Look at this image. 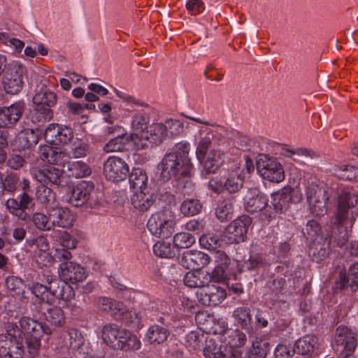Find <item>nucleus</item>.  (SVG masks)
<instances>
[{
	"label": "nucleus",
	"instance_id": "1",
	"mask_svg": "<svg viewBox=\"0 0 358 358\" xmlns=\"http://www.w3.org/2000/svg\"><path fill=\"white\" fill-rule=\"evenodd\" d=\"M358 212V195L351 188H344L337 199L336 210L331 217L332 236L340 247L350 237L351 229Z\"/></svg>",
	"mask_w": 358,
	"mask_h": 358
},
{
	"label": "nucleus",
	"instance_id": "2",
	"mask_svg": "<svg viewBox=\"0 0 358 358\" xmlns=\"http://www.w3.org/2000/svg\"><path fill=\"white\" fill-rule=\"evenodd\" d=\"M22 192L17 198H9L6 200L5 206L8 212L22 221H27L29 215L25 211L34 206L33 198L29 194L31 189L30 181L27 178H20L15 173H8L5 176H0V193L13 194L19 188Z\"/></svg>",
	"mask_w": 358,
	"mask_h": 358
},
{
	"label": "nucleus",
	"instance_id": "3",
	"mask_svg": "<svg viewBox=\"0 0 358 358\" xmlns=\"http://www.w3.org/2000/svg\"><path fill=\"white\" fill-rule=\"evenodd\" d=\"M57 95L50 90L44 87L37 92L33 97L34 109L31 120L34 123L43 124L53 117L51 109L57 103Z\"/></svg>",
	"mask_w": 358,
	"mask_h": 358
},
{
	"label": "nucleus",
	"instance_id": "4",
	"mask_svg": "<svg viewBox=\"0 0 358 358\" xmlns=\"http://www.w3.org/2000/svg\"><path fill=\"white\" fill-rule=\"evenodd\" d=\"M10 132L7 129L0 130V164L6 159V148L10 143L13 150H24L37 144L38 136L32 129H26L21 131L14 140L9 139Z\"/></svg>",
	"mask_w": 358,
	"mask_h": 358
},
{
	"label": "nucleus",
	"instance_id": "5",
	"mask_svg": "<svg viewBox=\"0 0 358 358\" xmlns=\"http://www.w3.org/2000/svg\"><path fill=\"white\" fill-rule=\"evenodd\" d=\"M176 218L169 210L153 214L148 220L147 227L150 232L160 238H167L174 232Z\"/></svg>",
	"mask_w": 358,
	"mask_h": 358
},
{
	"label": "nucleus",
	"instance_id": "6",
	"mask_svg": "<svg viewBox=\"0 0 358 358\" xmlns=\"http://www.w3.org/2000/svg\"><path fill=\"white\" fill-rule=\"evenodd\" d=\"M69 202L76 207L86 206L93 208L98 206L99 201L93 182L85 180L78 182L73 187Z\"/></svg>",
	"mask_w": 358,
	"mask_h": 358
},
{
	"label": "nucleus",
	"instance_id": "7",
	"mask_svg": "<svg viewBox=\"0 0 358 358\" xmlns=\"http://www.w3.org/2000/svg\"><path fill=\"white\" fill-rule=\"evenodd\" d=\"M306 200L310 213L315 216H322L327 212L329 196L325 189L310 182L306 186Z\"/></svg>",
	"mask_w": 358,
	"mask_h": 358
},
{
	"label": "nucleus",
	"instance_id": "8",
	"mask_svg": "<svg viewBox=\"0 0 358 358\" xmlns=\"http://www.w3.org/2000/svg\"><path fill=\"white\" fill-rule=\"evenodd\" d=\"M257 169L264 179L279 183L284 180L285 175L281 164L273 157L260 155L257 161Z\"/></svg>",
	"mask_w": 358,
	"mask_h": 358
},
{
	"label": "nucleus",
	"instance_id": "9",
	"mask_svg": "<svg viewBox=\"0 0 358 358\" xmlns=\"http://www.w3.org/2000/svg\"><path fill=\"white\" fill-rule=\"evenodd\" d=\"M25 73L26 67L17 62H13L7 65L2 79L4 91L10 94L20 92L23 86V77Z\"/></svg>",
	"mask_w": 358,
	"mask_h": 358
},
{
	"label": "nucleus",
	"instance_id": "10",
	"mask_svg": "<svg viewBox=\"0 0 358 358\" xmlns=\"http://www.w3.org/2000/svg\"><path fill=\"white\" fill-rule=\"evenodd\" d=\"M251 223L252 220L249 216L243 215L238 217L227 226L223 240L229 244L243 241Z\"/></svg>",
	"mask_w": 358,
	"mask_h": 358
},
{
	"label": "nucleus",
	"instance_id": "11",
	"mask_svg": "<svg viewBox=\"0 0 358 358\" xmlns=\"http://www.w3.org/2000/svg\"><path fill=\"white\" fill-rule=\"evenodd\" d=\"M183 164L178 160L176 155L166 153L158 165L159 170L164 179L178 178L179 176H187L191 172H184Z\"/></svg>",
	"mask_w": 358,
	"mask_h": 358
},
{
	"label": "nucleus",
	"instance_id": "12",
	"mask_svg": "<svg viewBox=\"0 0 358 358\" xmlns=\"http://www.w3.org/2000/svg\"><path fill=\"white\" fill-rule=\"evenodd\" d=\"M103 172L108 180L119 182L127 178L129 166L120 157H110L104 163Z\"/></svg>",
	"mask_w": 358,
	"mask_h": 358
},
{
	"label": "nucleus",
	"instance_id": "13",
	"mask_svg": "<svg viewBox=\"0 0 358 358\" xmlns=\"http://www.w3.org/2000/svg\"><path fill=\"white\" fill-rule=\"evenodd\" d=\"M196 296L203 306H217L226 298L227 292L220 285L208 283L196 292Z\"/></svg>",
	"mask_w": 358,
	"mask_h": 358
},
{
	"label": "nucleus",
	"instance_id": "14",
	"mask_svg": "<svg viewBox=\"0 0 358 358\" xmlns=\"http://www.w3.org/2000/svg\"><path fill=\"white\" fill-rule=\"evenodd\" d=\"M73 137L71 128L58 124H50L45 129L44 138L50 144L55 145H66Z\"/></svg>",
	"mask_w": 358,
	"mask_h": 358
},
{
	"label": "nucleus",
	"instance_id": "15",
	"mask_svg": "<svg viewBox=\"0 0 358 358\" xmlns=\"http://www.w3.org/2000/svg\"><path fill=\"white\" fill-rule=\"evenodd\" d=\"M337 350L345 352L349 356L357 347V338L355 332L346 327H337L334 336Z\"/></svg>",
	"mask_w": 358,
	"mask_h": 358
},
{
	"label": "nucleus",
	"instance_id": "16",
	"mask_svg": "<svg viewBox=\"0 0 358 358\" xmlns=\"http://www.w3.org/2000/svg\"><path fill=\"white\" fill-rule=\"evenodd\" d=\"M58 274L62 280L76 284L87 278L85 268L75 262H62L58 268Z\"/></svg>",
	"mask_w": 358,
	"mask_h": 358
},
{
	"label": "nucleus",
	"instance_id": "17",
	"mask_svg": "<svg viewBox=\"0 0 358 358\" xmlns=\"http://www.w3.org/2000/svg\"><path fill=\"white\" fill-rule=\"evenodd\" d=\"M167 137L166 127L163 123H153L149 126L146 134L141 142L136 140V146L138 149H144L151 145H159Z\"/></svg>",
	"mask_w": 358,
	"mask_h": 358
},
{
	"label": "nucleus",
	"instance_id": "18",
	"mask_svg": "<svg viewBox=\"0 0 358 358\" xmlns=\"http://www.w3.org/2000/svg\"><path fill=\"white\" fill-rule=\"evenodd\" d=\"M48 214L52 227L67 229L71 227L75 221V215L66 207L51 206L48 209Z\"/></svg>",
	"mask_w": 358,
	"mask_h": 358
},
{
	"label": "nucleus",
	"instance_id": "19",
	"mask_svg": "<svg viewBox=\"0 0 358 358\" xmlns=\"http://www.w3.org/2000/svg\"><path fill=\"white\" fill-rule=\"evenodd\" d=\"M268 201L266 196L261 193L259 189H251L244 197V208L250 213H262L266 215Z\"/></svg>",
	"mask_w": 358,
	"mask_h": 358
},
{
	"label": "nucleus",
	"instance_id": "20",
	"mask_svg": "<svg viewBox=\"0 0 358 358\" xmlns=\"http://www.w3.org/2000/svg\"><path fill=\"white\" fill-rule=\"evenodd\" d=\"M24 108L23 101H16L9 106L0 108V127L14 126L22 116Z\"/></svg>",
	"mask_w": 358,
	"mask_h": 358
},
{
	"label": "nucleus",
	"instance_id": "21",
	"mask_svg": "<svg viewBox=\"0 0 358 358\" xmlns=\"http://www.w3.org/2000/svg\"><path fill=\"white\" fill-rule=\"evenodd\" d=\"M220 129H210L201 127L199 129L200 140L198 142L196 148V156L198 159L203 158L206 155L208 147L213 143L215 144H220L222 141L223 136L220 132Z\"/></svg>",
	"mask_w": 358,
	"mask_h": 358
},
{
	"label": "nucleus",
	"instance_id": "22",
	"mask_svg": "<svg viewBox=\"0 0 358 358\" xmlns=\"http://www.w3.org/2000/svg\"><path fill=\"white\" fill-rule=\"evenodd\" d=\"M180 264L187 269H201L210 262V257L201 251L187 250L182 254Z\"/></svg>",
	"mask_w": 358,
	"mask_h": 358
},
{
	"label": "nucleus",
	"instance_id": "23",
	"mask_svg": "<svg viewBox=\"0 0 358 358\" xmlns=\"http://www.w3.org/2000/svg\"><path fill=\"white\" fill-rule=\"evenodd\" d=\"M145 306H148V300L144 303ZM156 308L155 303L149 301L148 306L135 308L131 310H125L123 307L122 313H120L117 316H121L122 320L127 324H134V326L138 325L141 320L148 317V314Z\"/></svg>",
	"mask_w": 358,
	"mask_h": 358
},
{
	"label": "nucleus",
	"instance_id": "24",
	"mask_svg": "<svg viewBox=\"0 0 358 358\" xmlns=\"http://www.w3.org/2000/svg\"><path fill=\"white\" fill-rule=\"evenodd\" d=\"M203 355L206 358H242L238 350L227 351L225 347L211 338L206 341Z\"/></svg>",
	"mask_w": 358,
	"mask_h": 358
},
{
	"label": "nucleus",
	"instance_id": "25",
	"mask_svg": "<svg viewBox=\"0 0 358 358\" xmlns=\"http://www.w3.org/2000/svg\"><path fill=\"white\" fill-rule=\"evenodd\" d=\"M63 171L55 166H47L43 169H36L32 176L41 184L48 185H59Z\"/></svg>",
	"mask_w": 358,
	"mask_h": 358
},
{
	"label": "nucleus",
	"instance_id": "26",
	"mask_svg": "<svg viewBox=\"0 0 358 358\" xmlns=\"http://www.w3.org/2000/svg\"><path fill=\"white\" fill-rule=\"evenodd\" d=\"M244 178L243 169L241 167L239 164H234L228 170L225 176L226 190L229 193L238 192L243 186Z\"/></svg>",
	"mask_w": 358,
	"mask_h": 358
},
{
	"label": "nucleus",
	"instance_id": "27",
	"mask_svg": "<svg viewBox=\"0 0 358 358\" xmlns=\"http://www.w3.org/2000/svg\"><path fill=\"white\" fill-rule=\"evenodd\" d=\"M39 156L43 161L57 165L68 164L70 159L69 154L66 151L54 150L48 145L41 146Z\"/></svg>",
	"mask_w": 358,
	"mask_h": 358
},
{
	"label": "nucleus",
	"instance_id": "28",
	"mask_svg": "<svg viewBox=\"0 0 358 358\" xmlns=\"http://www.w3.org/2000/svg\"><path fill=\"white\" fill-rule=\"evenodd\" d=\"M123 331L124 328L120 327L117 324H105L101 331V338L107 345L114 349H118Z\"/></svg>",
	"mask_w": 358,
	"mask_h": 358
},
{
	"label": "nucleus",
	"instance_id": "29",
	"mask_svg": "<svg viewBox=\"0 0 358 358\" xmlns=\"http://www.w3.org/2000/svg\"><path fill=\"white\" fill-rule=\"evenodd\" d=\"M336 285L338 289H343L349 286L354 291L358 285V263L350 266L348 275L345 271H340Z\"/></svg>",
	"mask_w": 358,
	"mask_h": 358
},
{
	"label": "nucleus",
	"instance_id": "30",
	"mask_svg": "<svg viewBox=\"0 0 358 358\" xmlns=\"http://www.w3.org/2000/svg\"><path fill=\"white\" fill-rule=\"evenodd\" d=\"M318 347V338L313 335H306L296 341L294 351L299 355H310L315 352Z\"/></svg>",
	"mask_w": 358,
	"mask_h": 358
},
{
	"label": "nucleus",
	"instance_id": "31",
	"mask_svg": "<svg viewBox=\"0 0 358 358\" xmlns=\"http://www.w3.org/2000/svg\"><path fill=\"white\" fill-rule=\"evenodd\" d=\"M184 284L189 287H197L201 289L208 283L210 282V274L201 269H196L187 272L184 278Z\"/></svg>",
	"mask_w": 358,
	"mask_h": 358
},
{
	"label": "nucleus",
	"instance_id": "32",
	"mask_svg": "<svg viewBox=\"0 0 358 358\" xmlns=\"http://www.w3.org/2000/svg\"><path fill=\"white\" fill-rule=\"evenodd\" d=\"M149 123V117L144 114H136L132 118L131 128L133 133L131 136L132 141L136 144V140L141 142L146 134L148 126Z\"/></svg>",
	"mask_w": 358,
	"mask_h": 358
},
{
	"label": "nucleus",
	"instance_id": "33",
	"mask_svg": "<svg viewBox=\"0 0 358 358\" xmlns=\"http://www.w3.org/2000/svg\"><path fill=\"white\" fill-rule=\"evenodd\" d=\"M190 150V144L185 141H181L174 145L169 154L176 155V157L183 164L184 172H191L192 170V164L189 158Z\"/></svg>",
	"mask_w": 358,
	"mask_h": 358
},
{
	"label": "nucleus",
	"instance_id": "34",
	"mask_svg": "<svg viewBox=\"0 0 358 358\" xmlns=\"http://www.w3.org/2000/svg\"><path fill=\"white\" fill-rule=\"evenodd\" d=\"M292 200L289 187H285L271 196V203L277 213H282L289 206Z\"/></svg>",
	"mask_w": 358,
	"mask_h": 358
},
{
	"label": "nucleus",
	"instance_id": "35",
	"mask_svg": "<svg viewBox=\"0 0 358 358\" xmlns=\"http://www.w3.org/2000/svg\"><path fill=\"white\" fill-rule=\"evenodd\" d=\"M131 201L134 208L145 212L152 206L154 198L151 194L145 193L143 190L136 191L131 198Z\"/></svg>",
	"mask_w": 358,
	"mask_h": 358
},
{
	"label": "nucleus",
	"instance_id": "36",
	"mask_svg": "<svg viewBox=\"0 0 358 358\" xmlns=\"http://www.w3.org/2000/svg\"><path fill=\"white\" fill-rule=\"evenodd\" d=\"M66 281H60L58 283H54L49 286L53 296L55 298L64 300L70 301L75 296V292L72 287Z\"/></svg>",
	"mask_w": 358,
	"mask_h": 358
},
{
	"label": "nucleus",
	"instance_id": "37",
	"mask_svg": "<svg viewBox=\"0 0 358 358\" xmlns=\"http://www.w3.org/2000/svg\"><path fill=\"white\" fill-rule=\"evenodd\" d=\"M66 172L69 177L80 178L89 176L92 169L87 163L79 160L68 162Z\"/></svg>",
	"mask_w": 358,
	"mask_h": 358
},
{
	"label": "nucleus",
	"instance_id": "38",
	"mask_svg": "<svg viewBox=\"0 0 358 358\" xmlns=\"http://www.w3.org/2000/svg\"><path fill=\"white\" fill-rule=\"evenodd\" d=\"M169 336V331L166 328L154 324L148 329L145 336L150 344H161L167 340Z\"/></svg>",
	"mask_w": 358,
	"mask_h": 358
},
{
	"label": "nucleus",
	"instance_id": "39",
	"mask_svg": "<svg viewBox=\"0 0 358 358\" xmlns=\"http://www.w3.org/2000/svg\"><path fill=\"white\" fill-rule=\"evenodd\" d=\"M224 162V152L220 150H211L204 162V169L208 173H215Z\"/></svg>",
	"mask_w": 358,
	"mask_h": 358
},
{
	"label": "nucleus",
	"instance_id": "40",
	"mask_svg": "<svg viewBox=\"0 0 358 358\" xmlns=\"http://www.w3.org/2000/svg\"><path fill=\"white\" fill-rule=\"evenodd\" d=\"M96 305L99 309L104 312L110 313L113 315L122 312L123 303L108 297H99L97 299Z\"/></svg>",
	"mask_w": 358,
	"mask_h": 358
},
{
	"label": "nucleus",
	"instance_id": "41",
	"mask_svg": "<svg viewBox=\"0 0 358 358\" xmlns=\"http://www.w3.org/2000/svg\"><path fill=\"white\" fill-rule=\"evenodd\" d=\"M141 343L138 336L124 329L118 349L124 351L137 350L141 348Z\"/></svg>",
	"mask_w": 358,
	"mask_h": 358
},
{
	"label": "nucleus",
	"instance_id": "42",
	"mask_svg": "<svg viewBox=\"0 0 358 358\" xmlns=\"http://www.w3.org/2000/svg\"><path fill=\"white\" fill-rule=\"evenodd\" d=\"M22 343H6L0 344V358H22Z\"/></svg>",
	"mask_w": 358,
	"mask_h": 358
},
{
	"label": "nucleus",
	"instance_id": "43",
	"mask_svg": "<svg viewBox=\"0 0 358 358\" xmlns=\"http://www.w3.org/2000/svg\"><path fill=\"white\" fill-rule=\"evenodd\" d=\"M129 181L131 188L141 191L146 187L148 176L143 169L134 168L129 176Z\"/></svg>",
	"mask_w": 358,
	"mask_h": 358
},
{
	"label": "nucleus",
	"instance_id": "44",
	"mask_svg": "<svg viewBox=\"0 0 358 358\" xmlns=\"http://www.w3.org/2000/svg\"><path fill=\"white\" fill-rule=\"evenodd\" d=\"M5 331L4 334L0 335V343H22V331L15 324H7Z\"/></svg>",
	"mask_w": 358,
	"mask_h": 358
},
{
	"label": "nucleus",
	"instance_id": "45",
	"mask_svg": "<svg viewBox=\"0 0 358 358\" xmlns=\"http://www.w3.org/2000/svg\"><path fill=\"white\" fill-rule=\"evenodd\" d=\"M333 173L338 178L343 180H358V168L347 164L335 165Z\"/></svg>",
	"mask_w": 358,
	"mask_h": 358
},
{
	"label": "nucleus",
	"instance_id": "46",
	"mask_svg": "<svg viewBox=\"0 0 358 358\" xmlns=\"http://www.w3.org/2000/svg\"><path fill=\"white\" fill-rule=\"evenodd\" d=\"M44 317L47 322L55 327H62L64 325L66 318L62 308L59 307H52L47 310V313H44Z\"/></svg>",
	"mask_w": 358,
	"mask_h": 358
},
{
	"label": "nucleus",
	"instance_id": "47",
	"mask_svg": "<svg viewBox=\"0 0 358 358\" xmlns=\"http://www.w3.org/2000/svg\"><path fill=\"white\" fill-rule=\"evenodd\" d=\"M31 292L44 304H50L53 302V296L49 287L34 282L31 286Z\"/></svg>",
	"mask_w": 358,
	"mask_h": 358
},
{
	"label": "nucleus",
	"instance_id": "48",
	"mask_svg": "<svg viewBox=\"0 0 358 358\" xmlns=\"http://www.w3.org/2000/svg\"><path fill=\"white\" fill-rule=\"evenodd\" d=\"M233 316L243 328L247 330H252L250 326L252 318L248 308L238 307L236 308L233 313Z\"/></svg>",
	"mask_w": 358,
	"mask_h": 358
},
{
	"label": "nucleus",
	"instance_id": "49",
	"mask_svg": "<svg viewBox=\"0 0 358 358\" xmlns=\"http://www.w3.org/2000/svg\"><path fill=\"white\" fill-rule=\"evenodd\" d=\"M233 210L231 201L230 200H223L218 203L215 209V215L220 221L226 222L232 217Z\"/></svg>",
	"mask_w": 358,
	"mask_h": 358
},
{
	"label": "nucleus",
	"instance_id": "50",
	"mask_svg": "<svg viewBox=\"0 0 358 358\" xmlns=\"http://www.w3.org/2000/svg\"><path fill=\"white\" fill-rule=\"evenodd\" d=\"M202 208L199 200L196 199H187L180 206V211L185 216H192L199 213Z\"/></svg>",
	"mask_w": 358,
	"mask_h": 358
},
{
	"label": "nucleus",
	"instance_id": "51",
	"mask_svg": "<svg viewBox=\"0 0 358 358\" xmlns=\"http://www.w3.org/2000/svg\"><path fill=\"white\" fill-rule=\"evenodd\" d=\"M222 240L220 236L215 234H207L199 238L201 246L209 250H214L221 247Z\"/></svg>",
	"mask_w": 358,
	"mask_h": 358
},
{
	"label": "nucleus",
	"instance_id": "52",
	"mask_svg": "<svg viewBox=\"0 0 358 358\" xmlns=\"http://www.w3.org/2000/svg\"><path fill=\"white\" fill-rule=\"evenodd\" d=\"M127 142V138L125 134L116 136L105 145L103 150L106 152H120L124 149Z\"/></svg>",
	"mask_w": 358,
	"mask_h": 358
},
{
	"label": "nucleus",
	"instance_id": "53",
	"mask_svg": "<svg viewBox=\"0 0 358 358\" xmlns=\"http://www.w3.org/2000/svg\"><path fill=\"white\" fill-rule=\"evenodd\" d=\"M154 253L160 257L171 258L175 255L173 248L170 243L159 241L153 246Z\"/></svg>",
	"mask_w": 358,
	"mask_h": 358
},
{
	"label": "nucleus",
	"instance_id": "54",
	"mask_svg": "<svg viewBox=\"0 0 358 358\" xmlns=\"http://www.w3.org/2000/svg\"><path fill=\"white\" fill-rule=\"evenodd\" d=\"M195 243V238L189 233L180 232L174 236V246L178 248H188Z\"/></svg>",
	"mask_w": 358,
	"mask_h": 358
},
{
	"label": "nucleus",
	"instance_id": "55",
	"mask_svg": "<svg viewBox=\"0 0 358 358\" xmlns=\"http://www.w3.org/2000/svg\"><path fill=\"white\" fill-rule=\"evenodd\" d=\"M31 220L36 227L40 230L49 231L52 228V224L50 223V220L49 219V215L46 216L43 213H35L33 214L31 218L29 217V219L27 220Z\"/></svg>",
	"mask_w": 358,
	"mask_h": 358
},
{
	"label": "nucleus",
	"instance_id": "56",
	"mask_svg": "<svg viewBox=\"0 0 358 358\" xmlns=\"http://www.w3.org/2000/svg\"><path fill=\"white\" fill-rule=\"evenodd\" d=\"M36 326H31L30 330L27 332V337L29 338H41L43 334L50 335L52 331L50 328L43 325L38 321H34Z\"/></svg>",
	"mask_w": 358,
	"mask_h": 358
},
{
	"label": "nucleus",
	"instance_id": "57",
	"mask_svg": "<svg viewBox=\"0 0 358 358\" xmlns=\"http://www.w3.org/2000/svg\"><path fill=\"white\" fill-rule=\"evenodd\" d=\"M67 336L69 345L71 349L77 351L78 348L83 345L85 341L81 333L76 329H70L67 331Z\"/></svg>",
	"mask_w": 358,
	"mask_h": 358
},
{
	"label": "nucleus",
	"instance_id": "58",
	"mask_svg": "<svg viewBox=\"0 0 358 358\" xmlns=\"http://www.w3.org/2000/svg\"><path fill=\"white\" fill-rule=\"evenodd\" d=\"M269 351V344L266 341L256 340L252 343V349L250 350L254 358H264Z\"/></svg>",
	"mask_w": 358,
	"mask_h": 358
},
{
	"label": "nucleus",
	"instance_id": "59",
	"mask_svg": "<svg viewBox=\"0 0 358 358\" xmlns=\"http://www.w3.org/2000/svg\"><path fill=\"white\" fill-rule=\"evenodd\" d=\"M48 186V185L41 184L36 190V196L43 203H51L55 197V193Z\"/></svg>",
	"mask_w": 358,
	"mask_h": 358
},
{
	"label": "nucleus",
	"instance_id": "60",
	"mask_svg": "<svg viewBox=\"0 0 358 358\" xmlns=\"http://www.w3.org/2000/svg\"><path fill=\"white\" fill-rule=\"evenodd\" d=\"M321 227L315 220H310L307 222L305 229H303V234L306 236L307 239L313 241L320 235Z\"/></svg>",
	"mask_w": 358,
	"mask_h": 358
},
{
	"label": "nucleus",
	"instance_id": "61",
	"mask_svg": "<svg viewBox=\"0 0 358 358\" xmlns=\"http://www.w3.org/2000/svg\"><path fill=\"white\" fill-rule=\"evenodd\" d=\"M264 259L259 254H251L248 260L244 261L242 264L243 271L253 270L263 265Z\"/></svg>",
	"mask_w": 358,
	"mask_h": 358
},
{
	"label": "nucleus",
	"instance_id": "62",
	"mask_svg": "<svg viewBox=\"0 0 358 358\" xmlns=\"http://www.w3.org/2000/svg\"><path fill=\"white\" fill-rule=\"evenodd\" d=\"M166 127L167 132L169 131L171 136H176L183 131L184 123L178 120L169 119L164 123Z\"/></svg>",
	"mask_w": 358,
	"mask_h": 358
},
{
	"label": "nucleus",
	"instance_id": "63",
	"mask_svg": "<svg viewBox=\"0 0 358 358\" xmlns=\"http://www.w3.org/2000/svg\"><path fill=\"white\" fill-rule=\"evenodd\" d=\"M246 341V336L240 331H233L229 336L228 343L231 348H239L243 346Z\"/></svg>",
	"mask_w": 358,
	"mask_h": 358
},
{
	"label": "nucleus",
	"instance_id": "64",
	"mask_svg": "<svg viewBox=\"0 0 358 358\" xmlns=\"http://www.w3.org/2000/svg\"><path fill=\"white\" fill-rule=\"evenodd\" d=\"M228 272L226 265H220L216 266L210 275V282H221L227 279Z\"/></svg>",
	"mask_w": 358,
	"mask_h": 358
}]
</instances>
